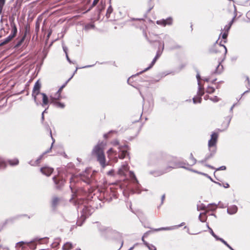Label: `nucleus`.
<instances>
[{
  "instance_id": "c9c22d12",
  "label": "nucleus",
  "mask_w": 250,
  "mask_h": 250,
  "mask_svg": "<svg viewBox=\"0 0 250 250\" xmlns=\"http://www.w3.org/2000/svg\"><path fill=\"white\" fill-rule=\"evenodd\" d=\"M6 167L5 163L2 160L0 159V169H3Z\"/></svg>"
},
{
  "instance_id": "4be33fe9",
  "label": "nucleus",
  "mask_w": 250,
  "mask_h": 250,
  "mask_svg": "<svg viewBox=\"0 0 250 250\" xmlns=\"http://www.w3.org/2000/svg\"><path fill=\"white\" fill-rule=\"evenodd\" d=\"M59 201V199L58 198L55 197L53 198L52 202V206L53 208H55V207L58 205Z\"/></svg>"
},
{
  "instance_id": "ddd939ff",
  "label": "nucleus",
  "mask_w": 250,
  "mask_h": 250,
  "mask_svg": "<svg viewBox=\"0 0 250 250\" xmlns=\"http://www.w3.org/2000/svg\"><path fill=\"white\" fill-rule=\"evenodd\" d=\"M238 208L235 205L229 206L227 209V212L229 214H234L237 211Z\"/></svg>"
},
{
  "instance_id": "09e8293b",
  "label": "nucleus",
  "mask_w": 250,
  "mask_h": 250,
  "mask_svg": "<svg viewBox=\"0 0 250 250\" xmlns=\"http://www.w3.org/2000/svg\"><path fill=\"white\" fill-rule=\"evenodd\" d=\"M99 1V0H94L93 1V3H92V6L93 7V6H95L98 3Z\"/></svg>"
},
{
  "instance_id": "dca6fc26",
  "label": "nucleus",
  "mask_w": 250,
  "mask_h": 250,
  "mask_svg": "<svg viewBox=\"0 0 250 250\" xmlns=\"http://www.w3.org/2000/svg\"><path fill=\"white\" fill-rule=\"evenodd\" d=\"M129 176H130V178L132 179V182L133 183V184H137L138 185H139V182H138V180L137 179L136 176L134 174V173H133V172L129 171Z\"/></svg>"
},
{
  "instance_id": "de8ad7c7",
  "label": "nucleus",
  "mask_w": 250,
  "mask_h": 250,
  "mask_svg": "<svg viewBox=\"0 0 250 250\" xmlns=\"http://www.w3.org/2000/svg\"><path fill=\"white\" fill-rule=\"evenodd\" d=\"M62 48H63L64 52L65 53V55H66V53H67V50H68L67 47L66 46H65V45H63Z\"/></svg>"
},
{
  "instance_id": "9b49d317",
  "label": "nucleus",
  "mask_w": 250,
  "mask_h": 250,
  "mask_svg": "<svg viewBox=\"0 0 250 250\" xmlns=\"http://www.w3.org/2000/svg\"><path fill=\"white\" fill-rule=\"evenodd\" d=\"M41 172L44 175L49 176L53 172V169L48 167H42L40 169Z\"/></svg>"
},
{
  "instance_id": "a18cd8bd",
  "label": "nucleus",
  "mask_w": 250,
  "mask_h": 250,
  "mask_svg": "<svg viewBox=\"0 0 250 250\" xmlns=\"http://www.w3.org/2000/svg\"><path fill=\"white\" fill-rule=\"evenodd\" d=\"M112 153H115V154H116V151H114L112 148H110L107 151V154L108 156H109L110 154Z\"/></svg>"
},
{
  "instance_id": "ea45409f",
  "label": "nucleus",
  "mask_w": 250,
  "mask_h": 250,
  "mask_svg": "<svg viewBox=\"0 0 250 250\" xmlns=\"http://www.w3.org/2000/svg\"><path fill=\"white\" fill-rule=\"evenodd\" d=\"M209 99L211 101L214 102H216L219 101V98L216 96L209 98Z\"/></svg>"
},
{
  "instance_id": "bb28decb",
  "label": "nucleus",
  "mask_w": 250,
  "mask_h": 250,
  "mask_svg": "<svg viewBox=\"0 0 250 250\" xmlns=\"http://www.w3.org/2000/svg\"><path fill=\"white\" fill-rule=\"evenodd\" d=\"M222 35V37L224 41V43H226L227 42V38L228 35V33L226 32H224V33H221L220 34V36Z\"/></svg>"
},
{
  "instance_id": "49530a36",
  "label": "nucleus",
  "mask_w": 250,
  "mask_h": 250,
  "mask_svg": "<svg viewBox=\"0 0 250 250\" xmlns=\"http://www.w3.org/2000/svg\"><path fill=\"white\" fill-rule=\"evenodd\" d=\"M13 38V36L9 35L5 39L8 42H9Z\"/></svg>"
},
{
  "instance_id": "2f4dec72",
  "label": "nucleus",
  "mask_w": 250,
  "mask_h": 250,
  "mask_svg": "<svg viewBox=\"0 0 250 250\" xmlns=\"http://www.w3.org/2000/svg\"><path fill=\"white\" fill-rule=\"evenodd\" d=\"M173 229V227H165V228H159L158 229H156V231H160V230H171V229Z\"/></svg>"
},
{
  "instance_id": "774afa93",
  "label": "nucleus",
  "mask_w": 250,
  "mask_h": 250,
  "mask_svg": "<svg viewBox=\"0 0 250 250\" xmlns=\"http://www.w3.org/2000/svg\"><path fill=\"white\" fill-rule=\"evenodd\" d=\"M164 48V43H162V51L163 50Z\"/></svg>"
},
{
  "instance_id": "f8f14e48",
  "label": "nucleus",
  "mask_w": 250,
  "mask_h": 250,
  "mask_svg": "<svg viewBox=\"0 0 250 250\" xmlns=\"http://www.w3.org/2000/svg\"><path fill=\"white\" fill-rule=\"evenodd\" d=\"M179 167H185L181 163H175L172 165L171 166L167 167V169L163 172V173H166L168 171H169L173 168H177Z\"/></svg>"
},
{
  "instance_id": "680f3d73",
  "label": "nucleus",
  "mask_w": 250,
  "mask_h": 250,
  "mask_svg": "<svg viewBox=\"0 0 250 250\" xmlns=\"http://www.w3.org/2000/svg\"><path fill=\"white\" fill-rule=\"evenodd\" d=\"M64 183V180H63L62 179L61 180V181H60V185L61 186V185H63Z\"/></svg>"
},
{
  "instance_id": "603ef678",
  "label": "nucleus",
  "mask_w": 250,
  "mask_h": 250,
  "mask_svg": "<svg viewBox=\"0 0 250 250\" xmlns=\"http://www.w3.org/2000/svg\"><path fill=\"white\" fill-rule=\"evenodd\" d=\"M217 206H219L220 208H224V205L220 201L219 202L218 204H217Z\"/></svg>"
},
{
  "instance_id": "69168bd1",
  "label": "nucleus",
  "mask_w": 250,
  "mask_h": 250,
  "mask_svg": "<svg viewBox=\"0 0 250 250\" xmlns=\"http://www.w3.org/2000/svg\"><path fill=\"white\" fill-rule=\"evenodd\" d=\"M144 237H145V235L142 237V241L143 242V243H144V241H146L145 240H144Z\"/></svg>"
},
{
  "instance_id": "c03bdc74",
  "label": "nucleus",
  "mask_w": 250,
  "mask_h": 250,
  "mask_svg": "<svg viewBox=\"0 0 250 250\" xmlns=\"http://www.w3.org/2000/svg\"><path fill=\"white\" fill-rule=\"evenodd\" d=\"M226 169V166H221L217 168L216 169V171H217V170H225Z\"/></svg>"
},
{
  "instance_id": "f257e3e1",
  "label": "nucleus",
  "mask_w": 250,
  "mask_h": 250,
  "mask_svg": "<svg viewBox=\"0 0 250 250\" xmlns=\"http://www.w3.org/2000/svg\"><path fill=\"white\" fill-rule=\"evenodd\" d=\"M103 142H99L98 144L94 147L92 154L95 157L97 161L99 162L102 168H104L107 164L105 162V157L104 152Z\"/></svg>"
},
{
  "instance_id": "7c9ffc66",
  "label": "nucleus",
  "mask_w": 250,
  "mask_h": 250,
  "mask_svg": "<svg viewBox=\"0 0 250 250\" xmlns=\"http://www.w3.org/2000/svg\"><path fill=\"white\" fill-rule=\"evenodd\" d=\"M215 89L213 87L208 86L207 88L206 92L208 93L211 94L214 92Z\"/></svg>"
},
{
  "instance_id": "3c124183",
  "label": "nucleus",
  "mask_w": 250,
  "mask_h": 250,
  "mask_svg": "<svg viewBox=\"0 0 250 250\" xmlns=\"http://www.w3.org/2000/svg\"><path fill=\"white\" fill-rule=\"evenodd\" d=\"M208 229H209V231H210V233L211 234V235L214 236L215 235V233H214V232L213 231L212 229L210 228L209 227V226L208 225Z\"/></svg>"
},
{
  "instance_id": "4468645a",
  "label": "nucleus",
  "mask_w": 250,
  "mask_h": 250,
  "mask_svg": "<svg viewBox=\"0 0 250 250\" xmlns=\"http://www.w3.org/2000/svg\"><path fill=\"white\" fill-rule=\"evenodd\" d=\"M58 94V91H57L54 96L51 95L50 96V103H54L56 100H59L60 99L61 93H60L59 94Z\"/></svg>"
},
{
  "instance_id": "5fc2aeb1",
  "label": "nucleus",
  "mask_w": 250,
  "mask_h": 250,
  "mask_svg": "<svg viewBox=\"0 0 250 250\" xmlns=\"http://www.w3.org/2000/svg\"><path fill=\"white\" fill-rule=\"evenodd\" d=\"M205 166L211 169H214V167L213 166L208 164H205Z\"/></svg>"
},
{
  "instance_id": "1a4fd4ad",
  "label": "nucleus",
  "mask_w": 250,
  "mask_h": 250,
  "mask_svg": "<svg viewBox=\"0 0 250 250\" xmlns=\"http://www.w3.org/2000/svg\"><path fill=\"white\" fill-rule=\"evenodd\" d=\"M92 213L91 209L88 207L84 206L82 210V217L83 219H85Z\"/></svg>"
},
{
  "instance_id": "39448f33",
  "label": "nucleus",
  "mask_w": 250,
  "mask_h": 250,
  "mask_svg": "<svg viewBox=\"0 0 250 250\" xmlns=\"http://www.w3.org/2000/svg\"><path fill=\"white\" fill-rule=\"evenodd\" d=\"M218 134L216 132H213L211 135V138L208 141V146L210 148L211 147H216V144L217 141Z\"/></svg>"
},
{
  "instance_id": "f3484780",
  "label": "nucleus",
  "mask_w": 250,
  "mask_h": 250,
  "mask_svg": "<svg viewBox=\"0 0 250 250\" xmlns=\"http://www.w3.org/2000/svg\"><path fill=\"white\" fill-rule=\"evenodd\" d=\"M11 26L12 27V31L10 35L13 36V38L16 36L17 32V29L16 26L14 23H11Z\"/></svg>"
},
{
  "instance_id": "412c9836",
  "label": "nucleus",
  "mask_w": 250,
  "mask_h": 250,
  "mask_svg": "<svg viewBox=\"0 0 250 250\" xmlns=\"http://www.w3.org/2000/svg\"><path fill=\"white\" fill-rule=\"evenodd\" d=\"M217 205L214 203L209 204L208 205L207 208L208 210H214L216 209Z\"/></svg>"
},
{
  "instance_id": "338daca9",
  "label": "nucleus",
  "mask_w": 250,
  "mask_h": 250,
  "mask_svg": "<svg viewBox=\"0 0 250 250\" xmlns=\"http://www.w3.org/2000/svg\"><path fill=\"white\" fill-rule=\"evenodd\" d=\"M46 110H47V108H46V109H45L43 111V112H42V114H44L45 113H46V112H47Z\"/></svg>"
},
{
  "instance_id": "6e6d98bb",
  "label": "nucleus",
  "mask_w": 250,
  "mask_h": 250,
  "mask_svg": "<svg viewBox=\"0 0 250 250\" xmlns=\"http://www.w3.org/2000/svg\"><path fill=\"white\" fill-rule=\"evenodd\" d=\"M223 187L225 188H228L229 187V184L225 183V184L223 185Z\"/></svg>"
},
{
  "instance_id": "a878e982",
  "label": "nucleus",
  "mask_w": 250,
  "mask_h": 250,
  "mask_svg": "<svg viewBox=\"0 0 250 250\" xmlns=\"http://www.w3.org/2000/svg\"><path fill=\"white\" fill-rule=\"evenodd\" d=\"M213 155V154L211 153L209 155L207 156L204 159L202 160H201L200 161H199V163H201V164H204L205 162H206L209 159H210L211 157H212Z\"/></svg>"
},
{
  "instance_id": "f03ea898",
  "label": "nucleus",
  "mask_w": 250,
  "mask_h": 250,
  "mask_svg": "<svg viewBox=\"0 0 250 250\" xmlns=\"http://www.w3.org/2000/svg\"><path fill=\"white\" fill-rule=\"evenodd\" d=\"M196 78L198 81V91L197 92V96L193 98V102L194 104L200 103L201 102L202 98L201 97L204 95V92L203 88H202L200 85V76L199 73H197Z\"/></svg>"
},
{
  "instance_id": "20e7f679",
  "label": "nucleus",
  "mask_w": 250,
  "mask_h": 250,
  "mask_svg": "<svg viewBox=\"0 0 250 250\" xmlns=\"http://www.w3.org/2000/svg\"><path fill=\"white\" fill-rule=\"evenodd\" d=\"M41 84L39 81H37L34 84L32 94V97L34 98V101L37 105H38L39 104L37 101V96L39 94H41Z\"/></svg>"
},
{
  "instance_id": "cd10ccee",
  "label": "nucleus",
  "mask_w": 250,
  "mask_h": 250,
  "mask_svg": "<svg viewBox=\"0 0 250 250\" xmlns=\"http://www.w3.org/2000/svg\"><path fill=\"white\" fill-rule=\"evenodd\" d=\"M94 28V25L92 23H88L84 26V29L88 30Z\"/></svg>"
},
{
  "instance_id": "864d4df0",
  "label": "nucleus",
  "mask_w": 250,
  "mask_h": 250,
  "mask_svg": "<svg viewBox=\"0 0 250 250\" xmlns=\"http://www.w3.org/2000/svg\"><path fill=\"white\" fill-rule=\"evenodd\" d=\"M65 56H66V59H67V60L68 61V62L69 63H72L71 61L70 60V59H69V57H68V53H66V54L65 55Z\"/></svg>"
},
{
  "instance_id": "f704fd0d",
  "label": "nucleus",
  "mask_w": 250,
  "mask_h": 250,
  "mask_svg": "<svg viewBox=\"0 0 250 250\" xmlns=\"http://www.w3.org/2000/svg\"><path fill=\"white\" fill-rule=\"evenodd\" d=\"M71 79V78H69L62 85V86L59 88V89L58 90V93L59 94L60 93H61L62 92V89L66 86L67 83H68V82Z\"/></svg>"
},
{
  "instance_id": "052dcab7",
  "label": "nucleus",
  "mask_w": 250,
  "mask_h": 250,
  "mask_svg": "<svg viewBox=\"0 0 250 250\" xmlns=\"http://www.w3.org/2000/svg\"><path fill=\"white\" fill-rule=\"evenodd\" d=\"M165 198V194H164V195L162 196V199H162V204L163 203V201L164 200Z\"/></svg>"
},
{
  "instance_id": "37998d69",
  "label": "nucleus",
  "mask_w": 250,
  "mask_h": 250,
  "mask_svg": "<svg viewBox=\"0 0 250 250\" xmlns=\"http://www.w3.org/2000/svg\"><path fill=\"white\" fill-rule=\"evenodd\" d=\"M199 219L200 220V221L201 222H204L206 220V215L204 214V217L202 218V214L200 213L199 216Z\"/></svg>"
},
{
  "instance_id": "b1692460",
  "label": "nucleus",
  "mask_w": 250,
  "mask_h": 250,
  "mask_svg": "<svg viewBox=\"0 0 250 250\" xmlns=\"http://www.w3.org/2000/svg\"><path fill=\"white\" fill-rule=\"evenodd\" d=\"M156 61V60H155V59H153V60L152 61L150 65L148 67H147V68H146V69H145L143 71L140 72L139 73H142V72H145V71L149 69L150 68H151L153 66V65L155 64Z\"/></svg>"
},
{
  "instance_id": "aec40b11",
  "label": "nucleus",
  "mask_w": 250,
  "mask_h": 250,
  "mask_svg": "<svg viewBox=\"0 0 250 250\" xmlns=\"http://www.w3.org/2000/svg\"><path fill=\"white\" fill-rule=\"evenodd\" d=\"M233 20H232L227 25H226L223 30L224 31V32H229L231 25H232V24L233 23Z\"/></svg>"
},
{
  "instance_id": "e433bc0d",
  "label": "nucleus",
  "mask_w": 250,
  "mask_h": 250,
  "mask_svg": "<svg viewBox=\"0 0 250 250\" xmlns=\"http://www.w3.org/2000/svg\"><path fill=\"white\" fill-rule=\"evenodd\" d=\"M220 241L224 243L227 247H228L230 250H233V249L227 243L226 241H225L223 239H220Z\"/></svg>"
},
{
  "instance_id": "423d86ee",
  "label": "nucleus",
  "mask_w": 250,
  "mask_h": 250,
  "mask_svg": "<svg viewBox=\"0 0 250 250\" xmlns=\"http://www.w3.org/2000/svg\"><path fill=\"white\" fill-rule=\"evenodd\" d=\"M129 167L128 164L125 162L119 168L118 174L121 176H125L126 173L128 171Z\"/></svg>"
},
{
  "instance_id": "6e6552de",
  "label": "nucleus",
  "mask_w": 250,
  "mask_h": 250,
  "mask_svg": "<svg viewBox=\"0 0 250 250\" xmlns=\"http://www.w3.org/2000/svg\"><path fill=\"white\" fill-rule=\"evenodd\" d=\"M27 244L28 246L31 249L35 250L36 248V245L34 243H33L31 242L26 243V242H23V241H21V242H19L17 243L16 247L18 248V247L19 246L20 247H22V250H23V249L24 248V247H23L22 245L23 244Z\"/></svg>"
},
{
  "instance_id": "7ed1b4c3",
  "label": "nucleus",
  "mask_w": 250,
  "mask_h": 250,
  "mask_svg": "<svg viewBox=\"0 0 250 250\" xmlns=\"http://www.w3.org/2000/svg\"><path fill=\"white\" fill-rule=\"evenodd\" d=\"M112 144L114 146H119L118 148L120 152L119 154V158L124 159L128 156L129 154L127 148V146L126 145L120 146L119 142L117 140L113 141Z\"/></svg>"
},
{
  "instance_id": "e2e57ef3",
  "label": "nucleus",
  "mask_w": 250,
  "mask_h": 250,
  "mask_svg": "<svg viewBox=\"0 0 250 250\" xmlns=\"http://www.w3.org/2000/svg\"><path fill=\"white\" fill-rule=\"evenodd\" d=\"M161 54V53H159V51L157 52V54H156V56L158 57V58L160 56Z\"/></svg>"
},
{
  "instance_id": "9d476101",
  "label": "nucleus",
  "mask_w": 250,
  "mask_h": 250,
  "mask_svg": "<svg viewBox=\"0 0 250 250\" xmlns=\"http://www.w3.org/2000/svg\"><path fill=\"white\" fill-rule=\"evenodd\" d=\"M172 22V19L171 18H168L166 20H161L157 21L156 23L157 24L165 26L167 25H171Z\"/></svg>"
},
{
  "instance_id": "a19ab883",
  "label": "nucleus",
  "mask_w": 250,
  "mask_h": 250,
  "mask_svg": "<svg viewBox=\"0 0 250 250\" xmlns=\"http://www.w3.org/2000/svg\"><path fill=\"white\" fill-rule=\"evenodd\" d=\"M25 35L21 39V40L18 42V43L16 45V46L18 47L21 45L22 42H23L25 39Z\"/></svg>"
},
{
  "instance_id": "bf43d9fd",
  "label": "nucleus",
  "mask_w": 250,
  "mask_h": 250,
  "mask_svg": "<svg viewBox=\"0 0 250 250\" xmlns=\"http://www.w3.org/2000/svg\"><path fill=\"white\" fill-rule=\"evenodd\" d=\"M53 181H54V183H55L56 185H58V183H57V180H56V177H54L53 178Z\"/></svg>"
},
{
  "instance_id": "6ab92c4d",
  "label": "nucleus",
  "mask_w": 250,
  "mask_h": 250,
  "mask_svg": "<svg viewBox=\"0 0 250 250\" xmlns=\"http://www.w3.org/2000/svg\"><path fill=\"white\" fill-rule=\"evenodd\" d=\"M223 70V66L222 64H221V63H219L217 65L214 73L216 74H220L222 72Z\"/></svg>"
},
{
  "instance_id": "c85d7f7f",
  "label": "nucleus",
  "mask_w": 250,
  "mask_h": 250,
  "mask_svg": "<svg viewBox=\"0 0 250 250\" xmlns=\"http://www.w3.org/2000/svg\"><path fill=\"white\" fill-rule=\"evenodd\" d=\"M9 163L10 165L12 166L16 165L19 163V160L17 159L9 160Z\"/></svg>"
},
{
  "instance_id": "c756f323",
  "label": "nucleus",
  "mask_w": 250,
  "mask_h": 250,
  "mask_svg": "<svg viewBox=\"0 0 250 250\" xmlns=\"http://www.w3.org/2000/svg\"><path fill=\"white\" fill-rule=\"evenodd\" d=\"M52 103L54 104L56 106L59 107L63 108L64 107V104L63 103L60 102L55 101L54 103Z\"/></svg>"
},
{
  "instance_id": "79ce46f5",
  "label": "nucleus",
  "mask_w": 250,
  "mask_h": 250,
  "mask_svg": "<svg viewBox=\"0 0 250 250\" xmlns=\"http://www.w3.org/2000/svg\"><path fill=\"white\" fill-rule=\"evenodd\" d=\"M190 158L192 161V165L195 164L196 163V159L193 157V156L192 153L190 154Z\"/></svg>"
},
{
  "instance_id": "8fccbe9b",
  "label": "nucleus",
  "mask_w": 250,
  "mask_h": 250,
  "mask_svg": "<svg viewBox=\"0 0 250 250\" xmlns=\"http://www.w3.org/2000/svg\"><path fill=\"white\" fill-rule=\"evenodd\" d=\"M8 42V41H6V39H4V40L3 41H2L0 43V46H2L4 44H5L6 43H7Z\"/></svg>"
},
{
  "instance_id": "a211bd4d",
  "label": "nucleus",
  "mask_w": 250,
  "mask_h": 250,
  "mask_svg": "<svg viewBox=\"0 0 250 250\" xmlns=\"http://www.w3.org/2000/svg\"><path fill=\"white\" fill-rule=\"evenodd\" d=\"M73 248V245L70 242H66L62 247V250H70Z\"/></svg>"
},
{
  "instance_id": "4c0bfd02",
  "label": "nucleus",
  "mask_w": 250,
  "mask_h": 250,
  "mask_svg": "<svg viewBox=\"0 0 250 250\" xmlns=\"http://www.w3.org/2000/svg\"><path fill=\"white\" fill-rule=\"evenodd\" d=\"M5 0H0V13L2 11V8L5 4Z\"/></svg>"
},
{
  "instance_id": "13d9d810",
  "label": "nucleus",
  "mask_w": 250,
  "mask_h": 250,
  "mask_svg": "<svg viewBox=\"0 0 250 250\" xmlns=\"http://www.w3.org/2000/svg\"><path fill=\"white\" fill-rule=\"evenodd\" d=\"M217 240H219L220 241V239H222L221 238H219L218 237L216 234H215V235L213 236Z\"/></svg>"
},
{
  "instance_id": "5701e85b",
  "label": "nucleus",
  "mask_w": 250,
  "mask_h": 250,
  "mask_svg": "<svg viewBox=\"0 0 250 250\" xmlns=\"http://www.w3.org/2000/svg\"><path fill=\"white\" fill-rule=\"evenodd\" d=\"M144 244L149 250H156V248L154 245L150 244L146 241H144Z\"/></svg>"
},
{
  "instance_id": "393cba45",
  "label": "nucleus",
  "mask_w": 250,
  "mask_h": 250,
  "mask_svg": "<svg viewBox=\"0 0 250 250\" xmlns=\"http://www.w3.org/2000/svg\"><path fill=\"white\" fill-rule=\"evenodd\" d=\"M60 241L59 238L55 239L54 242L51 245L52 248L57 247L59 245Z\"/></svg>"
},
{
  "instance_id": "2eb2a0df",
  "label": "nucleus",
  "mask_w": 250,
  "mask_h": 250,
  "mask_svg": "<svg viewBox=\"0 0 250 250\" xmlns=\"http://www.w3.org/2000/svg\"><path fill=\"white\" fill-rule=\"evenodd\" d=\"M41 95L42 96V106H44L45 105H47L49 103V100L47 96L45 93H41Z\"/></svg>"
},
{
  "instance_id": "0e129e2a",
  "label": "nucleus",
  "mask_w": 250,
  "mask_h": 250,
  "mask_svg": "<svg viewBox=\"0 0 250 250\" xmlns=\"http://www.w3.org/2000/svg\"><path fill=\"white\" fill-rule=\"evenodd\" d=\"M44 119V114L42 113V121H43Z\"/></svg>"
},
{
  "instance_id": "58836bf2",
  "label": "nucleus",
  "mask_w": 250,
  "mask_h": 250,
  "mask_svg": "<svg viewBox=\"0 0 250 250\" xmlns=\"http://www.w3.org/2000/svg\"><path fill=\"white\" fill-rule=\"evenodd\" d=\"M113 11V8L111 6V5H110L107 10V12H106V15H110Z\"/></svg>"
},
{
  "instance_id": "72a5a7b5",
  "label": "nucleus",
  "mask_w": 250,
  "mask_h": 250,
  "mask_svg": "<svg viewBox=\"0 0 250 250\" xmlns=\"http://www.w3.org/2000/svg\"><path fill=\"white\" fill-rule=\"evenodd\" d=\"M221 43H222V41L220 42L219 46L220 47L222 48V49H223L224 54L225 55L227 52V49L226 47L224 45L222 44Z\"/></svg>"
},
{
  "instance_id": "473e14b6",
  "label": "nucleus",
  "mask_w": 250,
  "mask_h": 250,
  "mask_svg": "<svg viewBox=\"0 0 250 250\" xmlns=\"http://www.w3.org/2000/svg\"><path fill=\"white\" fill-rule=\"evenodd\" d=\"M206 208L208 209L207 207H206L205 205H204L203 204H201L200 205H198L197 206V209L198 210H205Z\"/></svg>"
},
{
  "instance_id": "0eeeda50",
  "label": "nucleus",
  "mask_w": 250,
  "mask_h": 250,
  "mask_svg": "<svg viewBox=\"0 0 250 250\" xmlns=\"http://www.w3.org/2000/svg\"><path fill=\"white\" fill-rule=\"evenodd\" d=\"M50 136L51 137V138L53 140V142L52 143V146H51V147L48 150H47L46 151H45L43 154H42V155H41L36 161V162H35V164H31V162H30L29 163V164L32 166H35V165H38L40 163V160L43 157V155L44 154H46L47 153H48L51 149L52 148V146H53V144L55 142V140L53 139L52 136V132H51V130L50 129Z\"/></svg>"
},
{
  "instance_id": "4d7b16f0",
  "label": "nucleus",
  "mask_w": 250,
  "mask_h": 250,
  "mask_svg": "<svg viewBox=\"0 0 250 250\" xmlns=\"http://www.w3.org/2000/svg\"><path fill=\"white\" fill-rule=\"evenodd\" d=\"M113 173V170H111L108 172L107 174H108V175H112Z\"/></svg>"
}]
</instances>
